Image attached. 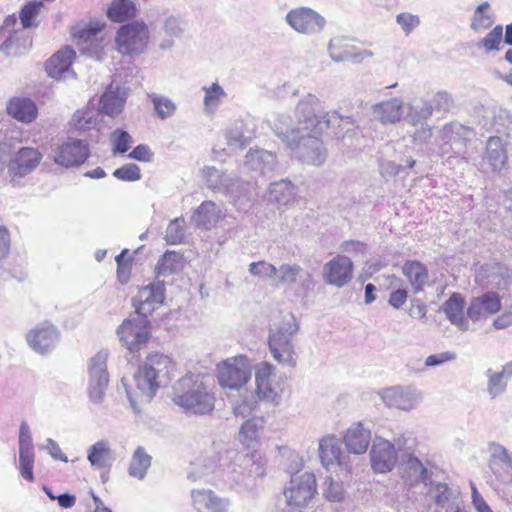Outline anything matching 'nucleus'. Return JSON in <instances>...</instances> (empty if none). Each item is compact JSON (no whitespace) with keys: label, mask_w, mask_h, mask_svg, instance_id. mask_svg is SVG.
Wrapping results in <instances>:
<instances>
[{"label":"nucleus","mask_w":512,"mask_h":512,"mask_svg":"<svg viewBox=\"0 0 512 512\" xmlns=\"http://www.w3.org/2000/svg\"><path fill=\"white\" fill-rule=\"evenodd\" d=\"M176 370L175 362L167 355L149 354L134 375L136 390L131 392L124 384L127 397L134 410L138 403L149 402L161 386L170 381Z\"/></svg>","instance_id":"1"},{"label":"nucleus","mask_w":512,"mask_h":512,"mask_svg":"<svg viewBox=\"0 0 512 512\" xmlns=\"http://www.w3.org/2000/svg\"><path fill=\"white\" fill-rule=\"evenodd\" d=\"M213 388L209 376L187 374L175 383L173 402L187 413L209 414L215 407Z\"/></svg>","instance_id":"2"},{"label":"nucleus","mask_w":512,"mask_h":512,"mask_svg":"<svg viewBox=\"0 0 512 512\" xmlns=\"http://www.w3.org/2000/svg\"><path fill=\"white\" fill-rule=\"evenodd\" d=\"M221 481L238 491H252L258 479L265 475V468L261 461L253 456L239 453L235 450L224 451Z\"/></svg>","instance_id":"3"},{"label":"nucleus","mask_w":512,"mask_h":512,"mask_svg":"<svg viewBox=\"0 0 512 512\" xmlns=\"http://www.w3.org/2000/svg\"><path fill=\"white\" fill-rule=\"evenodd\" d=\"M319 105V98L313 94L305 95L296 106V116L298 125L303 126L305 131H313L312 129L322 130L325 128H333L335 125L343 126L351 125L358 128L355 119L352 116H342L338 112H324L316 114V108Z\"/></svg>","instance_id":"4"},{"label":"nucleus","mask_w":512,"mask_h":512,"mask_svg":"<svg viewBox=\"0 0 512 512\" xmlns=\"http://www.w3.org/2000/svg\"><path fill=\"white\" fill-rule=\"evenodd\" d=\"M299 331V324L293 315L285 318L280 325L269 332V350L279 364L295 367L297 353L293 344V338Z\"/></svg>","instance_id":"5"},{"label":"nucleus","mask_w":512,"mask_h":512,"mask_svg":"<svg viewBox=\"0 0 512 512\" xmlns=\"http://www.w3.org/2000/svg\"><path fill=\"white\" fill-rule=\"evenodd\" d=\"M149 38L147 24L134 20L119 27L115 37L116 49L123 56L140 55L146 50Z\"/></svg>","instance_id":"6"},{"label":"nucleus","mask_w":512,"mask_h":512,"mask_svg":"<svg viewBox=\"0 0 512 512\" xmlns=\"http://www.w3.org/2000/svg\"><path fill=\"white\" fill-rule=\"evenodd\" d=\"M251 374V364L243 355L228 358L217 367L219 385L231 390H240L251 378Z\"/></svg>","instance_id":"7"},{"label":"nucleus","mask_w":512,"mask_h":512,"mask_svg":"<svg viewBox=\"0 0 512 512\" xmlns=\"http://www.w3.org/2000/svg\"><path fill=\"white\" fill-rule=\"evenodd\" d=\"M316 493V479L312 473L293 475L284 490L286 508L290 512H300Z\"/></svg>","instance_id":"8"},{"label":"nucleus","mask_w":512,"mask_h":512,"mask_svg":"<svg viewBox=\"0 0 512 512\" xmlns=\"http://www.w3.org/2000/svg\"><path fill=\"white\" fill-rule=\"evenodd\" d=\"M107 359L108 352L106 350H100L89 359L87 365L89 375L88 395L90 400L96 404L103 401L105 391L109 384Z\"/></svg>","instance_id":"9"},{"label":"nucleus","mask_w":512,"mask_h":512,"mask_svg":"<svg viewBox=\"0 0 512 512\" xmlns=\"http://www.w3.org/2000/svg\"><path fill=\"white\" fill-rule=\"evenodd\" d=\"M285 22L293 31L306 36L320 34L327 23L320 13L306 6L289 10L285 15Z\"/></svg>","instance_id":"10"},{"label":"nucleus","mask_w":512,"mask_h":512,"mask_svg":"<svg viewBox=\"0 0 512 512\" xmlns=\"http://www.w3.org/2000/svg\"><path fill=\"white\" fill-rule=\"evenodd\" d=\"M149 325L148 318L136 314L123 321L117 329V335L130 352H136L142 349L149 339Z\"/></svg>","instance_id":"11"},{"label":"nucleus","mask_w":512,"mask_h":512,"mask_svg":"<svg viewBox=\"0 0 512 512\" xmlns=\"http://www.w3.org/2000/svg\"><path fill=\"white\" fill-rule=\"evenodd\" d=\"M254 373L256 389L255 393L252 395H254L258 401L278 404L280 394L274 380L275 367L270 363L261 362L254 367Z\"/></svg>","instance_id":"12"},{"label":"nucleus","mask_w":512,"mask_h":512,"mask_svg":"<svg viewBox=\"0 0 512 512\" xmlns=\"http://www.w3.org/2000/svg\"><path fill=\"white\" fill-rule=\"evenodd\" d=\"M371 468L376 473H387L394 469L398 461V449L391 441L375 436L370 449Z\"/></svg>","instance_id":"13"},{"label":"nucleus","mask_w":512,"mask_h":512,"mask_svg":"<svg viewBox=\"0 0 512 512\" xmlns=\"http://www.w3.org/2000/svg\"><path fill=\"white\" fill-rule=\"evenodd\" d=\"M381 398L389 408L411 411L421 403L423 395L415 386L407 385L384 389Z\"/></svg>","instance_id":"14"},{"label":"nucleus","mask_w":512,"mask_h":512,"mask_svg":"<svg viewBox=\"0 0 512 512\" xmlns=\"http://www.w3.org/2000/svg\"><path fill=\"white\" fill-rule=\"evenodd\" d=\"M102 26L99 24H89L82 27H77L73 36L77 39V46L79 50L98 61L103 59L104 55V43L103 38L98 37V34L101 32Z\"/></svg>","instance_id":"15"},{"label":"nucleus","mask_w":512,"mask_h":512,"mask_svg":"<svg viewBox=\"0 0 512 512\" xmlns=\"http://www.w3.org/2000/svg\"><path fill=\"white\" fill-rule=\"evenodd\" d=\"M89 152V146L85 141L68 139L55 149L52 158L57 165L70 168L83 164Z\"/></svg>","instance_id":"16"},{"label":"nucleus","mask_w":512,"mask_h":512,"mask_svg":"<svg viewBox=\"0 0 512 512\" xmlns=\"http://www.w3.org/2000/svg\"><path fill=\"white\" fill-rule=\"evenodd\" d=\"M307 131L297 140L294 147H289L295 151L296 156L302 162L316 166L322 165L327 157L323 142L316 136Z\"/></svg>","instance_id":"17"},{"label":"nucleus","mask_w":512,"mask_h":512,"mask_svg":"<svg viewBox=\"0 0 512 512\" xmlns=\"http://www.w3.org/2000/svg\"><path fill=\"white\" fill-rule=\"evenodd\" d=\"M19 459L18 469L20 475L27 481H34L33 467L35 452L30 427L23 421L19 428Z\"/></svg>","instance_id":"18"},{"label":"nucleus","mask_w":512,"mask_h":512,"mask_svg":"<svg viewBox=\"0 0 512 512\" xmlns=\"http://www.w3.org/2000/svg\"><path fill=\"white\" fill-rule=\"evenodd\" d=\"M488 466L495 478L504 484L512 482V453L499 443L489 444Z\"/></svg>","instance_id":"19"},{"label":"nucleus","mask_w":512,"mask_h":512,"mask_svg":"<svg viewBox=\"0 0 512 512\" xmlns=\"http://www.w3.org/2000/svg\"><path fill=\"white\" fill-rule=\"evenodd\" d=\"M60 338L58 329L49 322H43L31 329L26 340L28 345L39 354H46L53 350Z\"/></svg>","instance_id":"20"},{"label":"nucleus","mask_w":512,"mask_h":512,"mask_svg":"<svg viewBox=\"0 0 512 512\" xmlns=\"http://www.w3.org/2000/svg\"><path fill=\"white\" fill-rule=\"evenodd\" d=\"M353 277V263L344 255H337L323 266L324 281L337 288L347 285Z\"/></svg>","instance_id":"21"},{"label":"nucleus","mask_w":512,"mask_h":512,"mask_svg":"<svg viewBox=\"0 0 512 512\" xmlns=\"http://www.w3.org/2000/svg\"><path fill=\"white\" fill-rule=\"evenodd\" d=\"M327 50L329 57L336 63H361L365 59L373 56L371 51L360 50L343 37L332 38L328 43Z\"/></svg>","instance_id":"22"},{"label":"nucleus","mask_w":512,"mask_h":512,"mask_svg":"<svg viewBox=\"0 0 512 512\" xmlns=\"http://www.w3.org/2000/svg\"><path fill=\"white\" fill-rule=\"evenodd\" d=\"M224 452L213 453L205 456L198 463H194L192 470L188 473V479L191 481H221L222 472L226 465H223Z\"/></svg>","instance_id":"23"},{"label":"nucleus","mask_w":512,"mask_h":512,"mask_svg":"<svg viewBox=\"0 0 512 512\" xmlns=\"http://www.w3.org/2000/svg\"><path fill=\"white\" fill-rule=\"evenodd\" d=\"M164 301V285L161 282L151 283L141 288L133 298L135 312L147 318L155 308Z\"/></svg>","instance_id":"24"},{"label":"nucleus","mask_w":512,"mask_h":512,"mask_svg":"<svg viewBox=\"0 0 512 512\" xmlns=\"http://www.w3.org/2000/svg\"><path fill=\"white\" fill-rule=\"evenodd\" d=\"M42 154L32 147H22L10 158L7 168L12 177H24L34 171L40 164Z\"/></svg>","instance_id":"25"},{"label":"nucleus","mask_w":512,"mask_h":512,"mask_svg":"<svg viewBox=\"0 0 512 512\" xmlns=\"http://www.w3.org/2000/svg\"><path fill=\"white\" fill-rule=\"evenodd\" d=\"M318 452L321 464L326 469L339 466L349 470L347 456L344 455L340 441L335 435H326L319 440Z\"/></svg>","instance_id":"26"},{"label":"nucleus","mask_w":512,"mask_h":512,"mask_svg":"<svg viewBox=\"0 0 512 512\" xmlns=\"http://www.w3.org/2000/svg\"><path fill=\"white\" fill-rule=\"evenodd\" d=\"M203 176L205 178L206 184L210 189L222 191L227 194H230L234 197H241L245 195L248 191L249 183L245 184V187L241 191H239L240 184L239 181L235 183L232 182L228 176L223 174L220 170L215 167L207 166L203 169Z\"/></svg>","instance_id":"27"},{"label":"nucleus","mask_w":512,"mask_h":512,"mask_svg":"<svg viewBox=\"0 0 512 512\" xmlns=\"http://www.w3.org/2000/svg\"><path fill=\"white\" fill-rule=\"evenodd\" d=\"M191 503L196 512H229V501L210 489H193Z\"/></svg>","instance_id":"28"},{"label":"nucleus","mask_w":512,"mask_h":512,"mask_svg":"<svg viewBox=\"0 0 512 512\" xmlns=\"http://www.w3.org/2000/svg\"><path fill=\"white\" fill-rule=\"evenodd\" d=\"M271 128L288 148L294 147L297 140L301 138V135L307 132L303 130L302 125L296 127L291 117L284 113L275 115L271 121Z\"/></svg>","instance_id":"29"},{"label":"nucleus","mask_w":512,"mask_h":512,"mask_svg":"<svg viewBox=\"0 0 512 512\" xmlns=\"http://www.w3.org/2000/svg\"><path fill=\"white\" fill-rule=\"evenodd\" d=\"M343 442L349 453L364 454L371 442V431L363 422L353 423L344 433Z\"/></svg>","instance_id":"30"},{"label":"nucleus","mask_w":512,"mask_h":512,"mask_svg":"<svg viewBox=\"0 0 512 512\" xmlns=\"http://www.w3.org/2000/svg\"><path fill=\"white\" fill-rule=\"evenodd\" d=\"M500 309L501 300L499 295L495 292H486L472 299L467 309V316L469 319L476 322L497 313Z\"/></svg>","instance_id":"31"},{"label":"nucleus","mask_w":512,"mask_h":512,"mask_svg":"<svg viewBox=\"0 0 512 512\" xmlns=\"http://www.w3.org/2000/svg\"><path fill=\"white\" fill-rule=\"evenodd\" d=\"M75 55V51L70 47L60 49L46 62L47 74L55 79L74 77V72L70 67Z\"/></svg>","instance_id":"32"},{"label":"nucleus","mask_w":512,"mask_h":512,"mask_svg":"<svg viewBox=\"0 0 512 512\" xmlns=\"http://www.w3.org/2000/svg\"><path fill=\"white\" fill-rule=\"evenodd\" d=\"M400 477L402 480L413 486L418 483H424L430 480V473L427 467L414 455H408L400 464Z\"/></svg>","instance_id":"33"},{"label":"nucleus","mask_w":512,"mask_h":512,"mask_svg":"<svg viewBox=\"0 0 512 512\" xmlns=\"http://www.w3.org/2000/svg\"><path fill=\"white\" fill-rule=\"evenodd\" d=\"M404 103L400 98H391L386 101L374 104L371 107V114L374 119L382 124H395L402 119Z\"/></svg>","instance_id":"34"},{"label":"nucleus","mask_w":512,"mask_h":512,"mask_svg":"<svg viewBox=\"0 0 512 512\" xmlns=\"http://www.w3.org/2000/svg\"><path fill=\"white\" fill-rule=\"evenodd\" d=\"M428 495L439 507L437 512H461L457 502V493L450 489L446 483H430Z\"/></svg>","instance_id":"35"},{"label":"nucleus","mask_w":512,"mask_h":512,"mask_svg":"<svg viewBox=\"0 0 512 512\" xmlns=\"http://www.w3.org/2000/svg\"><path fill=\"white\" fill-rule=\"evenodd\" d=\"M276 164L275 154L264 149H250L245 157V166L263 175L272 172Z\"/></svg>","instance_id":"36"},{"label":"nucleus","mask_w":512,"mask_h":512,"mask_svg":"<svg viewBox=\"0 0 512 512\" xmlns=\"http://www.w3.org/2000/svg\"><path fill=\"white\" fill-rule=\"evenodd\" d=\"M125 103V91L118 86L114 87L113 84H110L100 99L101 112L115 117L122 112Z\"/></svg>","instance_id":"37"},{"label":"nucleus","mask_w":512,"mask_h":512,"mask_svg":"<svg viewBox=\"0 0 512 512\" xmlns=\"http://www.w3.org/2000/svg\"><path fill=\"white\" fill-rule=\"evenodd\" d=\"M302 279V286L309 287L312 283V276L310 273L304 272L303 268L298 264L284 263L277 268L275 275L276 285H291Z\"/></svg>","instance_id":"38"},{"label":"nucleus","mask_w":512,"mask_h":512,"mask_svg":"<svg viewBox=\"0 0 512 512\" xmlns=\"http://www.w3.org/2000/svg\"><path fill=\"white\" fill-rule=\"evenodd\" d=\"M7 113L22 123H31L37 116L36 104L29 98L14 97L7 105Z\"/></svg>","instance_id":"39"},{"label":"nucleus","mask_w":512,"mask_h":512,"mask_svg":"<svg viewBox=\"0 0 512 512\" xmlns=\"http://www.w3.org/2000/svg\"><path fill=\"white\" fill-rule=\"evenodd\" d=\"M465 301L461 294L453 293L443 304L442 309L449 321L459 329L468 330L469 323L464 316Z\"/></svg>","instance_id":"40"},{"label":"nucleus","mask_w":512,"mask_h":512,"mask_svg":"<svg viewBox=\"0 0 512 512\" xmlns=\"http://www.w3.org/2000/svg\"><path fill=\"white\" fill-rule=\"evenodd\" d=\"M485 158L488 160L494 172H500L508 162L505 143L500 137L491 136L486 143Z\"/></svg>","instance_id":"41"},{"label":"nucleus","mask_w":512,"mask_h":512,"mask_svg":"<svg viewBox=\"0 0 512 512\" xmlns=\"http://www.w3.org/2000/svg\"><path fill=\"white\" fill-rule=\"evenodd\" d=\"M221 218L222 211L213 201L202 202L192 216L196 226L204 230H210Z\"/></svg>","instance_id":"42"},{"label":"nucleus","mask_w":512,"mask_h":512,"mask_svg":"<svg viewBox=\"0 0 512 512\" xmlns=\"http://www.w3.org/2000/svg\"><path fill=\"white\" fill-rule=\"evenodd\" d=\"M87 460L95 469L108 467L114 461L110 444L107 440H99L87 451Z\"/></svg>","instance_id":"43"},{"label":"nucleus","mask_w":512,"mask_h":512,"mask_svg":"<svg viewBox=\"0 0 512 512\" xmlns=\"http://www.w3.org/2000/svg\"><path fill=\"white\" fill-rule=\"evenodd\" d=\"M296 187L289 180L272 183L269 187L268 199L280 206H286L295 201Z\"/></svg>","instance_id":"44"},{"label":"nucleus","mask_w":512,"mask_h":512,"mask_svg":"<svg viewBox=\"0 0 512 512\" xmlns=\"http://www.w3.org/2000/svg\"><path fill=\"white\" fill-rule=\"evenodd\" d=\"M402 271L415 293L423 290L428 282V270L422 263L418 261H407Z\"/></svg>","instance_id":"45"},{"label":"nucleus","mask_w":512,"mask_h":512,"mask_svg":"<svg viewBox=\"0 0 512 512\" xmlns=\"http://www.w3.org/2000/svg\"><path fill=\"white\" fill-rule=\"evenodd\" d=\"M152 457L142 446H138L130 459L128 474L138 480H143L151 466Z\"/></svg>","instance_id":"46"},{"label":"nucleus","mask_w":512,"mask_h":512,"mask_svg":"<svg viewBox=\"0 0 512 512\" xmlns=\"http://www.w3.org/2000/svg\"><path fill=\"white\" fill-rule=\"evenodd\" d=\"M252 138V134L244 129V124L241 121L235 122L234 125L226 131L227 145L233 149L245 148Z\"/></svg>","instance_id":"47"},{"label":"nucleus","mask_w":512,"mask_h":512,"mask_svg":"<svg viewBox=\"0 0 512 512\" xmlns=\"http://www.w3.org/2000/svg\"><path fill=\"white\" fill-rule=\"evenodd\" d=\"M136 7L130 0H114L108 8L107 15L114 22H123L135 16Z\"/></svg>","instance_id":"48"},{"label":"nucleus","mask_w":512,"mask_h":512,"mask_svg":"<svg viewBox=\"0 0 512 512\" xmlns=\"http://www.w3.org/2000/svg\"><path fill=\"white\" fill-rule=\"evenodd\" d=\"M98 116L99 111L94 108L78 110L72 117L71 125L75 130L87 131L96 127Z\"/></svg>","instance_id":"49"},{"label":"nucleus","mask_w":512,"mask_h":512,"mask_svg":"<svg viewBox=\"0 0 512 512\" xmlns=\"http://www.w3.org/2000/svg\"><path fill=\"white\" fill-rule=\"evenodd\" d=\"M31 46V40L20 36L17 32L10 35L1 45L0 50L6 56H18L24 54Z\"/></svg>","instance_id":"50"},{"label":"nucleus","mask_w":512,"mask_h":512,"mask_svg":"<svg viewBox=\"0 0 512 512\" xmlns=\"http://www.w3.org/2000/svg\"><path fill=\"white\" fill-rule=\"evenodd\" d=\"M494 23V14L488 2H484L477 6L474 11L471 29L475 32L483 31Z\"/></svg>","instance_id":"51"},{"label":"nucleus","mask_w":512,"mask_h":512,"mask_svg":"<svg viewBox=\"0 0 512 512\" xmlns=\"http://www.w3.org/2000/svg\"><path fill=\"white\" fill-rule=\"evenodd\" d=\"M264 426V420L262 418L253 417L248 419L241 425L239 432V440L250 446L253 442H256L259 437V431Z\"/></svg>","instance_id":"52"},{"label":"nucleus","mask_w":512,"mask_h":512,"mask_svg":"<svg viewBox=\"0 0 512 512\" xmlns=\"http://www.w3.org/2000/svg\"><path fill=\"white\" fill-rule=\"evenodd\" d=\"M148 97L153 104L156 115L161 120L172 117L176 112L177 106L170 98L156 93L149 94Z\"/></svg>","instance_id":"53"},{"label":"nucleus","mask_w":512,"mask_h":512,"mask_svg":"<svg viewBox=\"0 0 512 512\" xmlns=\"http://www.w3.org/2000/svg\"><path fill=\"white\" fill-rule=\"evenodd\" d=\"M485 375L488 378V394L492 398L501 395L506 389L508 379H506V377L500 371H494L492 369H488L485 372Z\"/></svg>","instance_id":"54"},{"label":"nucleus","mask_w":512,"mask_h":512,"mask_svg":"<svg viewBox=\"0 0 512 512\" xmlns=\"http://www.w3.org/2000/svg\"><path fill=\"white\" fill-rule=\"evenodd\" d=\"M203 90L205 91V111L213 112L219 106L221 100L226 96V93L218 83H213L210 87H204Z\"/></svg>","instance_id":"55"},{"label":"nucleus","mask_w":512,"mask_h":512,"mask_svg":"<svg viewBox=\"0 0 512 512\" xmlns=\"http://www.w3.org/2000/svg\"><path fill=\"white\" fill-rule=\"evenodd\" d=\"M433 113V105L428 101H423L409 108L407 119L409 123L416 126L428 119Z\"/></svg>","instance_id":"56"},{"label":"nucleus","mask_w":512,"mask_h":512,"mask_svg":"<svg viewBox=\"0 0 512 512\" xmlns=\"http://www.w3.org/2000/svg\"><path fill=\"white\" fill-rule=\"evenodd\" d=\"M184 218L178 217L172 220L165 233V240L170 245H177L183 243L185 239V230H184Z\"/></svg>","instance_id":"57"},{"label":"nucleus","mask_w":512,"mask_h":512,"mask_svg":"<svg viewBox=\"0 0 512 512\" xmlns=\"http://www.w3.org/2000/svg\"><path fill=\"white\" fill-rule=\"evenodd\" d=\"M248 271L251 275L262 280L275 279L277 267L266 261L252 262L249 264Z\"/></svg>","instance_id":"58"},{"label":"nucleus","mask_w":512,"mask_h":512,"mask_svg":"<svg viewBox=\"0 0 512 512\" xmlns=\"http://www.w3.org/2000/svg\"><path fill=\"white\" fill-rule=\"evenodd\" d=\"M110 139L114 146V154H123L127 152L132 142V137L130 136V134L122 129L114 130L111 134Z\"/></svg>","instance_id":"59"},{"label":"nucleus","mask_w":512,"mask_h":512,"mask_svg":"<svg viewBox=\"0 0 512 512\" xmlns=\"http://www.w3.org/2000/svg\"><path fill=\"white\" fill-rule=\"evenodd\" d=\"M43 3L41 1H32L27 3L20 12V20L23 28L34 26V18L39 14Z\"/></svg>","instance_id":"60"},{"label":"nucleus","mask_w":512,"mask_h":512,"mask_svg":"<svg viewBox=\"0 0 512 512\" xmlns=\"http://www.w3.org/2000/svg\"><path fill=\"white\" fill-rule=\"evenodd\" d=\"M401 280L391 276V287L394 290L390 293L388 303L395 309H400L407 300V291L400 287Z\"/></svg>","instance_id":"61"},{"label":"nucleus","mask_w":512,"mask_h":512,"mask_svg":"<svg viewBox=\"0 0 512 512\" xmlns=\"http://www.w3.org/2000/svg\"><path fill=\"white\" fill-rule=\"evenodd\" d=\"M503 38V28L501 25L495 26L480 42L486 51L499 50Z\"/></svg>","instance_id":"62"},{"label":"nucleus","mask_w":512,"mask_h":512,"mask_svg":"<svg viewBox=\"0 0 512 512\" xmlns=\"http://www.w3.org/2000/svg\"><path fill=\"white\" fill-rule=\"evenodd\" d=\"M113 176L122 181H137L141 179V172L138 165L129 163L116 169Z\"/></svg>","instance_id":"63"},{"label":"nucleus","mask_w":512,"mask_h":512,"mask_svg":"<svg viewBox=\"0 0 512 512\" xmlns=\"http://www.w3.org/2000/svg\"><path fill=\"white\" fill-rule=\"evenodd\" d=\"M178 258L175 252L167 251L158 262V273L164 276L173 273L177 269L176 262Z\"/></svg>","instance_id":"64"}]
</instances>
